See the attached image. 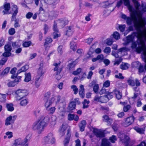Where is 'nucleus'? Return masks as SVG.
<instances>
[{
  "mask_svg": "<svg viewBox=\"0 0 146 146\" xmlns=\"http://www.w3.org/2000/svg\"><path fill=\"white\" fill-rule=\"evenodd\" d=\"M137 38V42L138 46L137 47V44L134 42V37H125L123 39L124 41L123 43L124 45L128 44L131 42V48L138 53H140L142 51H144V48H145V41L143 39V37H136Z\"/></svg>",
  "mask_w": 146,
  "mask_h": 146,
  "instance_id": "nucleus-1",
  "label": "nucleus"
},
{
  "mask_svg": "<svg viewBox=\"0 0 146 146\" xmlns=\"http://www.w3.org/2000/svg\"><path fill=\"white\" fill-rule=\"evenodd\" d=\"M50 118L47 116L42 117L39 120L36 121L33 124V129L38 134H40L49 122Z\"/></svg>",
  "mask_w": 146,
  "mask_h": 146,
  "instance_id": "nucleus-2",
  "label": "nucleus"
},
{
  "mask_svg": "<svg viewBox=\"0 0 146 146\" xmlns=\"http://www.w3.org/2000/svg\"><path fill=\"white\" fill-rule=\"evenodd\" d=\"M139 23H134V27L136 31L135 33L137 35L133 36L132 35H128L127 36H146V21L145 19L143 18L140 20Z\"/></svg>",
  "mask_w": 146,
  "mask_h": 146,
  "instance_id": "nucleus-3",
  "label": "nucleus"
},
{
  "mask_svg": "<svg viewBox=\"0 0 146 146\" xmlns=\"http://www.w3.org/2000/svg\"><path fill=\"white\" fill-rule=\"evenodd\" d=\"M125 5L127 6L128 9L130 12V16L133 19H134L135 15L138 17V11L134 10L132 5L130 4L129 0H123Z\"/></svg>",
  "mask_w": 146,
  "mask_h": 146,
  "instance_id": "nucleus-4",
  "label": "nucleus"
},
{
  "mask_svg": "<svg viewBox=\"0 0 146 146\" xmlns=\"http://www.w3.org/2000/svg\"><path fill=\"white\" fill-rule=\"evenodd\" d=\"M15 98L17 100H19L23 98L27 94V91L24 90H18L15 93Z\"/></svg>",
  "mask_w": 146,
  "mask_h": 146,
  "instance_id": "nucleus-5",
  "label": "nucleus"
},
{
  "mask_svg": "<svg viewBox=\"0 0 146 146\" xmlns=\"http://www.w3.org/2000/svg\"><path fill=\"white\" fill-rule=\"evenodd\" d=\"M45 143L46 144H52L54 143L55 139L52 133H50L47 136L44 138Z\"/></svg>",
  "mask_w": 146,
  "mask_h": 146,
  "instance_id": "nucleus-6",
  "label": "nucleus"
},
{
  "mask_svg": "<svg viewBox=\"0 0 146 146\" xmlns=\"http://www.w3.org/2000/svg\"><path fill=\"white\" fill-rule=\"evenodd\" d=\"M11 10L13 12L11 21H12L16 18V16L18 12V8L17 5H13L11 6Z\"/></svg>",
  "mask_w": 146,
  "mask_h": 146,
  "instance_id": "nucleus-7",
  "label": "nucleus"
},
{
  "mask_svg": "<svg viewBox=\"0 0 146 146\" xmlns=\"http://www.w3.org/2000/svg\"><path fill=\"white\" fill-rule=\"evenodd\" d=\"M16 118V115L13 116L10 115L5 120V125L8 126L13 124Z\"/></svg>",
  "mask_w": 146,
  "mask_h": 146,
  "instance_id": "nucleus-8",
  "label": "nucleus"
},
{
  "mask_svg": "<svg viewBox=\"0 0 146 146\" xmlns=\"http://www.w3.org/2000/svg\"><path fill=\"white\" fill-rule=\"evenodd\" d=\"M134 120L135 118L133 116L127 117L125 119L123 125L125 126L130 125L134 122Z\"/></svg>",
  "mask_w": 146,
  "mask_h": 146,
  "instance_id": "nucleus-9",
  "label": "nucleus"
},
{
  "mask_svg": "<svg viewBox=\"0 0 146 146\" xmlns=\"http://www.w3.org/2000/svg\"><path fill=\"white\" fill-rule=\"evenodd\" d=\"M53 36H60L61 34L58 29L57 27V24L55 21H54L53 26Z\"/></svg>",
  "mask_w": 146,
  "mask_h": 146,
  "instance_id": "nucleus-10",
  "label": "nucleus"
},
{
  "mask_svg": "<svg viewBox=\"0 0 146 146\" xmlns=\"http://www.w3.org/2000/svg\"><path fill=\"white\" fill-rule=\"evenodd\" d=\"M136 15H135V18L134 19H133L132 17H128L127 19H126V22L127 24L128 25H131L132 24V21H133V25H134V23H140V18H139V17H137L138 20L137 19Z\"/></svg>",
  "mask_w": 146,
  "mask_h": 146,
  "instance_id": "nucleus-11",
  "label": "nucleus"
},
{
  "mask_svg": "<svg viewBox=\"0 0 146 146\" xmlns=\"http://www.w3.org/2000/svg\"><path fill=\"white\" fill-rule=\"evenodd\" d=\"M55 99L54 95L53 94L52 95V97L50 99H49V100H44L45 102L44 106L46 109L50 107V106L54 102Z\"/></svg>",
  "mask_w": 146,
  "mask_h": 146,
  "instance_id": "nucleus-12",
  "label": "nucleus"
},
{
  "mask_svg": "<svg viewBox=\"0 0 146 146\" xmlns=\"http://www.w3.org/2000/svg\"><path fill=\"white\" fill-rule=\"evenodd\" d=\"M67 136L64 141V146H68L70 138L71 136L70 130V129H68L67 131ZM69 146H71L70 145Z\"/></svg>",
  "mask_w": 146,
  "mask_h": 146,
  "instance_id": "nucleus-13",
  "label": "nucleus"
},
{
  "mask_svg": "<svg viewBox=\"0 0 146 146\" xmlns=\"http://www.w3.org/2000/svg\"><path fill=\"white\" fill-rule=\"evenodd\" d=\"M93 132L97 137H104V132L101 130L97 129H94Z\"/></svg>",
  "mask_w": 146,
  "mask_h": 146,
  "instance_id": "nucleus-14",
  "label": "nucleus"
},
{
  "mask_svg": "<svg viewBox=\"0 0 146 146\" xmlns=\"http://www.w3.org/2000/svg\"><path fill=\"white\" fill-rule=\"evenodd\" d=\"M141 7L142 8L141 11H138V17L140 18V20H141L142 19L144 18L145 19V21H146V18L145 17H142L143 13L146 12V6L143 7V5H142Z\"/></svg>",
  "mask_w": 146,
  "mask_h": 146,
  "instance_id": "nucleus-15",
  "label": "nucleus"
},
{
  "mask_svg": "<svg viewBox=\"0 0 146 146\" xmlns=\"http://www.w3.org/2000/svg\"><path fill=\"white\" fill-rule=\"evenodd\" d=\"M143 60H144V61L145 62V63H146V64H145V65L144 67H143V65H142V64H141V63H140V62H135L133 63V64L134 65H136L137 64L138 65H139V67L138 68L139 72L140 73H142V72H143L144 69H145H145V66L146 65V62H145L144 61V60L143 59Z\"/></svg>",
  "mask_w": 146,
  "mask_h": 146,
  "instance_id": "nucleus-16",
  "label": "nucleus"
},
{
  "mask_svg": "<svg viewBox=\"0 0 146 146\" xmlns=\"http://www.w3.org/2000/svg\"><path fill=\"white\" fill-rule=\"evenodd\" d=\"M55 66L54 69V71H56V73H60L62 69V67L60 65V63H55L53 64Z\"/></svg>",
  "mask_w": 146,
  "mask_h": 146,
  "instance_id": "nucleus-17",
  "label": "nucleus"
},
{
  "mask_svg": "<svg viewBox=\"0 0 146 146\" xmlns=\"http://www.w3.org/2000/svg\"><path fill=\"white\" fill-rule=\"evenodd\" d=\"M11 9L10 4L9 3H6L3 5V9L4 10L3 11V13L4 14H9L10 13L9 11Z\"/></svg>",
  "mask_w": 146,
  "mask_h": 146,
  "instance_id": "nucleus-18",
  "label": "nucleus"
},
{
  "mask_svg": "<svg viewBox=\"0 0 146 146\" xmlns=\"http://www.w3.org/2000/svg\"><path fill=\"white\" fill-rule=\"evenodd\" d=\"M93 86V90L94 92L96 94L98 92V90L99 88V85L96 84H95L94 82H92L89 85V86Z\"/></svg>",
  "mask_w": 146,
  "mask_h": 146,
  "instance_id": "nucleus-19",
  "label": "nucleus"
},
{
  "mask_svg": "<svg viewBox=\"0 0 146 146\" xmlns=\"http://www.w3.org/2000/svg\"><path fill=\"white\" fill-rule=\"evenodd\" d=\"M68 127V125L65 123H63L60 127V132L61 135L62 136L65 134V131L67 129Z\"/></svg>",
  "mask_w": 146,
  "mask_h": 146,
  "instance_id": "nucleus-20",
  "label": "nucleus"
},
{
  "mask_svg": "<svg viewBox=\"0 0 146 146\" xmlns=\"http://www.w3.org/2000/svg\"><path fill=\"white\" fill-rule=\"evenodd\" d=\"M24 143L23 140L21 139H18L15 141L14 143L13 146H17L19 145H25V144L23 143Z\"/></svg>",
  "mask_w": 146,
  "mask_h": 146,
  "instance_id": "nucleus-21",
  "label": "nucleus"
},
{
  "mask_svg": "<svg viewBox=\"0 0 146 146\" xmlns=\"http://www.w3.org/2000/svg\"><path fill=\"white\" fill-rule=\"evenodd\" d=\"M45 3L49 5H56L59 1V0H44Z\"/></svg>",
  "mask_w": 146,
  "mask_h": 146,
  "instance_id": "nucleus-22",
  "label": "nucleus"
},
{
  "mask_svg": "<svg viewBox=\"0 0 146 146\" xmlns=\"http://www.w3.org/2000/svg\"><path fill=\"white\" fill-rule=\"evenodd\" d=\"M79 90V94L80 96L82 98H83L84 96V86L83 85H80V86Z\"/></svg>",
  "mask_w": 146,
  "mask_h": 146,
  "instance_id": "nucleus-23",
  "label": "nucleus"
},
{
  "mask_svg": "<svg viewBox=\"0 0 146 146\" xmlns=\"http://www.w3.org/2000/svg\"><path fill=\"white\" fill-rule=\"evenodd\" d=\"M76 106V104L74 102H71L69 105L68 109L70 111H71L75 109Z\"/></svg>",
  "mask_w": 146,
  "mask_h": 146,
  "instance_id": "nucleus-24",
  "label": "nucleus"
},
{
  "mask_svg": "<svg viewBox=\"0 0 146 146\" xmlns=\"http://www.w3.org/2000/svg\"><path fill=\"white\" fill-rule=\"evenodd\" d=\"M86 121H82L79 125L80 130L81 131H83L84 130V128L86 125Z\"/></svg>",
  "mask_w": 146,
  "mask_h": 146,
  "instance_id": "nucleus-25",
  "label": "nucleus"
},
{
  "mask_svg": "<svg viewBox=\"0 0 146 146\" xmlns=\"http://www.w3.org/2000/svg\"><path fill=\"white\" fill-rule=\"evenodd\" d=\"M25 78L24 81L26 82H28L31 80V76L30 72L25 73Z\"/></svg>",
  "mask_w": 146,
  "mask_h": 146,
  "instance_id": "nucleus-26",
  "label": "nucleus"
},
{
  "mask_svg": "<svg viewBox=\"0 0 146 146\" xmlns=\"http://www.w3.org/2000/svg\"><path fill=\"white\" fill-rule=\"evenodd\" d=\"M133 129L137 133L141 134L143 133L145 131L143 128L139 127L137 126H135L134 127Z\"/></svg>",
  "mask_w": 146,
  "mask_h": 146,
  "instance_id": "nucleus-27",
  "label": "nucleus"
},
{
  "mask_svg": "<svg viewBox=\"0 0 146 146\" xmlns=\"http://www.w3.org/2000/svg\"><path fill=\"white\" fill-rule=\"evenodd\" d=\"M11 78H15V80L13 81L17 84H18V82L20 81L21 80V76H16L15 75H13L11 76Z\"/></svg>",
  "mask_w": 146,
  "mask_h": 146,
  "instance_id": "nucleus-28",
  "label": "nucleus"
},
{
  "mask_svg": "<svg viewBox=\"0 0 146 146\" xmlns=\"http://www.w3.org/2000/svg\"><path fill=\"white\" fill-rule=\"evenodd\" d=\"M6 107L7 110L10 111H13L14 109L13 107V105L12 103L7 104H6Z\"/></svg>",
  "mask_w": 146,
  "mask_h": 146,
  "instance_id": "nucleus-29",
  "label": "nucleus"
},
{
  "mask_svg": "<svg viewBox=\"0 0 146 146\" xmlns=\"http://www.w3.org/2000/svg\"><path fill=\"white\" fill-rule=\"evenodd\" d=\"M129 139V137L128 136L125 135L123 139H121V141L123 143H124L125 145H128Z\"/></svg>",
  "mask_w": 146,
  "mask_h": 146,
  "instance_id": "nucleus-30",
  "label": "nucleus"
},
{
  "mask_svg": "<svg viewBox=\"0 0 146 146\" xmlns=\"http://www.w3.org/2000/svg\"><path fill=\"white\" fill-rule=\"evenodd\" d=\"M29 68L28 65H26L21 67V69L18 70L17 74H18L22 72L26 71Z\"/></svg>",
  "mask_w": 146,
  "mask_h": 146,
  "instance_id": "nucleus-31",
  "label": "nucleus"
},
{
  "mask_svg": "<svg viewBox=\"0 0 146 146\" xmlns=\"http://www.w3.org/2000/svg\"><path fill=\"white\" fill-rule=\"evenodd\" d=\"M114 93L115 94L116 98L118 100L120 99L122 97V94L119 91L115 90L114 91Z\"/></svg>",
  "mask_w": 146,
  "mask_h": 146,
  "instance_id": "nucleus-32",
  "label": "nucleus"
},
{
  "mask_svg": "<svg viewBox=\"0 0 146 146\" xmlns=\"http://www.w3.org/2000/svg\"><path fill=\"white\" fill-rule=\"evenodd\" d=\"M143 39L145 41V48H144L143 52V59L144 61L146 62V37H143Z\"/></svg>",
  "mask_w": 146,
  "mask_h": 146,
  "instance_id": "nucleus-33",
  "label": "nucleus"
},
{
  "mask_svg": "<svg viewBox=\"0 0 146 146\" xmlns=\"http://www.w3.org/2000/svg\"><path fill=\"white\" fill-rule=\"evenodd\" d=\"M66 28H68V29L66 31L65 35L68 36H70L73 33V32L71 31V26L67 27Z\"/></svg>",
  "mask_w": 146,
  "mask_h": 146,
  "instance_id": "nucleus-34",
  "label": "nucleus"
},
{
  "mask_svg": "<svg viewBox=\"0 0 146 146\" xmlns=\"http://www.w3.org/2000/svg\"><path fill=\"white\" fill-rule=\"evenodd\" d=\"M38 77V76H36L35 80V85L36 87L37 88L40 85V77Z\"/></svg>",
  "mask_w": 146,
  "mask_h": 146,
  "instance_id": "nucleus-35",
  "label": "nucleus"
},
{
  "mask_svg": "<svg viewBox=\"0 0 146 146\" xmlns=\"http://www.w3.org/2000/svg\"><path fill=\"white\" fill-rule=\"evenodd\" d=\"M90 103V101L87 100L86 99H85L84 101L82 102L83 108L85 109L88 108L89 107L88 104Z\"/></svg>",
  "mask_w": 146,
  "mask_h": 146,
  "instance_id": "nucleus-36",
  "label": "nucleus"
},
{
  "mask_svg": "<svg viewBox=\"0 0 146 146\" xmlns=\"http://www.w3.org/2000/svg\"><path fill=\"white\" fill-rule=\"evenodd\" d=\"M20 104L21 106H25L28 103V100L26 98H23L21 99Z\"/></svg>",
  "mask_w": 146,
  "mask_h": 146,
  "instance_id": "nucleus-37",
  "label": "nucleus"
},
{
  "mask_svg": "<svg viewBox=\"0 0 146 146\" xmlns=\"http://www.w3.org/2000/svg\"><path fill=\"white\" fill-rule=\"evenodd\" d=\"M44 73V72L43 71V67H40L38 70L37 75L36 76H38L39 77H40Z\"/></svg>",
  "mask_w": 146,
  "mask_h": 146,
  "instance_id": "nucleus-38",
  "label": "nucleus"
},
{
  "mask_svg": "<svg viewBox=\"0 0 146 146\" xmlns=\"http://www.w3.org/2000/svg\"><path fill=\"white\" fill-rule=\"evenodd\" d=\"M70 48L74 51H75L77 49L76 44L75 42L72 41L70 43Z\"/></svg>",
  "mask_w": 146,
  "mask_h": 146,
  "instance_id": "nucleus-39",
  "label": "nucleus"
},
{
  "mask_svg": "<svg viewBox=\"0 0 146 146\" xmlns=\"http://www.w3.org/2000/svg\"><path fill=\"white\" fill-rule=\"evenodd\" d=\"M103 121L107 122L108 123H110L112 121V119H110L108 116L105 115L103 116Z\"/></svg>",
  "mask_w": 146,
  "mask_h": 146,
  "instance_id": "nucleus-40",
  "label": "nucleus"
},
{
  "mask_svg": "<svg viewBox=\"0 0 146 146\" xmlns=\"http://www.w3.org/2000/svg\"><path fill=\"white\" fill-rule=\"evenodd\" d=\"M46 110L49 113L52 114L54 112L56 108L54 107H49L46 108Z\"/></svg>",
  "mask_w": 146,
  "mask_h": 146,
  "instance_id": "nucleus-41",
  "label": "nucleus"
},
{
  "mask_svg": "<svg viewBox=\"0 0 146 146\" xmlns=\"http://www.w3.org/2000/svg\"><path fill=\"white\" fill-rule=\"evenodd\" d=\"M129 65L128 63H124L121 64L120 66V68L123 70H126L129 68Z\"/></svg>",
  "mask_w": 146,
  "mask_h": 146,
  "instance_id": "nucleus-42",
  "label": "nucleus"
},
{
  "mask_svg": "<svg viewBox=\"0 0 146 146\" xmlns=\"http://www.w3.org/2000/svg\"><path fill=\"white\" fill-rule=\"evenodd\" d=\"M54 94H51L50 92H48L46 93L44 95V100H49V99H50V98L51 95Z\"/></svg>",
  "mask_w": 146,
  "mask_h": 146,
  "instance_id": "nucleus-43",
  "label": "nucleus"
},
{
  "mask_svg": "<svg viewBox=\"0 0 146 146\" xmlns=\"http://www.w3.org/2000/svg\"><path fill=\"white\" fill-rule=\"evenodd\" d=\"M69 22V21L66 18L62 19L60 21V23H62V25L64 26L67 25Z\"/></svg>",
  "mask_w": 146,
  "mask_h": 146,
  "instance_id": "nucleus-44",
  "label": "nucleus"
},
{
  "mask_svg": "<svg viewBox=\"0 0 146 146\" xmlns=\"http://www.w3.org/2000/svg\"><path fill=\"white\" fill-rule=\"evenodd\" d=\"M100 101L101 103H105L108 101V100L106 96H101V101Z\"/></svg>",
  "mask_w": 146,
  "mask_h": 146,
  "instance_id": "nucleus-45",
  "label": "nucleus"
},
{
  "mask_svg": "<svg viewBox=\"0 0 146 146\" xmlns=\"http://www.w3.org/2000/svg\"><path fill=\"white\" fill-rule=\"evenodd\" d=\"M6 95L5 94H2L0 93V102H3L6 100Z\"/></svg>",
  "mask_w": 146,
  "mask_h": 146,
  "instance_id": "nucleus-46",
  "label": "nucleus"
},
{
  "mask_svg": "<svg viewBox=\"0 0 146 146\" xmlns=\"http://www.w3.org/2000/svg\"><path fill=\"white\" fill-rule=\"evenodd\" d=\"M5 51H8L10 52L12 50V48L11 45L9 44H7L4 46Z\"/></svg>",
  "mask_w": 146,
  "mask_h": 146,
  "instance_id": "nucleus-47",
  "label": "nucleus"
},
{
  "mask_svg": "<svg viewBox=\"0 0 146 146\" xmlns=\"http://www.w3.org/2000/svg\"><path fill=\"white\" fill-rule=\"evenodd\" d=\"M10 68L7 67L5 69L1 72V75L2 76H3L4 75H6L8 73L9 71Z\"/></svg>",
  "mask_w": 146,
  "mask_h": 146,
  "instance_id": "nucleus-48",
  "label": "nucleus"
},
{
  "mask_svg": "<svg viewBox=\"0 0 146 146\" xmlns=\"http://www.w3.org/2000/svg\"><path fill=\"white\" fill-rule=\"evenodd\" d=\"M113 40V38H109L107 39L106 42V44L108 45H111L112 44L113 42L114 41Z\"/></svg>",
  "mask_w": 146,
  "mask_h": 146,
  "instance_id": "nucleus-49",
  "label": "nucleus"
},
{
  "mask_svg": "<svg viewBox=\"0 0 146 146\" xmlns=\"http://www.w3.org/2000/svg\"><path fill=\"white\" fill-rule=\"evenodd\" d=\"M134 4V7L136 9V11H139V7L140 6V4L138 2V1H135L133 3Z\"/></svg>",
  "mask_w": 146,
  "mask_h": 146,
  "instance_id": "nucleus-50",
  "label": "nucleus"
},
{
  "mask_svg": "<svg viewBox=\"0 0 146 146\" xmlns=\"http://www.w3.org/2000/svg\"><path fill=\"white\" fill-rule=\"evenodd\" d=\"M52 41V39L50 37H47L45 39L44 45L46 46L47 44L51 43Z\"/></svg>",
  "mask_w": 146,
  "mask_h": 146,
  "instance_id": "nucleus-51",
  "label": "nucleus"
},
{
  "mask_svg": "<svg viewBox=\"0 0 146 146\" xmlns=\"http://www.w3.org/2000/svg\"><path fill=\"white\" fill-rule=\"evenodd\" d=\"M109 93V92L107 91L104 87H103L99 92L100 95L104 94H108Z\"/></svg>",
  "mask_w": 146,
  "mask_h": 146,
  "instance_id": "nucleus-52",
  "label": "nucleus"
},
{
  "mask_svg": "<svg viewBox=\"0 0 146 146\" xmlns=\"http://www.w3.org/2000/svg\"><path fill=\"white\" fill-rule=\"evenodd\" d=\"M31 135L30 134H29L27 135L25 139L23 140L24 143H23L25 144V145H26L27 142L29 141L31 138Z\"/></svg>",
  "mask_w": 146,
  "mask_h": 146,
  "instance_id": "nucleus-53",
  "label": "nucleus"
},
{
  "mask_svg": "<svg viewBox=\"0 0 146 146\" xmlns=\"http://www.w3.org/2000/svg\"><path fill=\"white\" fill-rule=\"evenodd\" d=\"M49 27L47 24H45L44 25L43 30L44 31V33L45 35L46 34L48 31Z\"/></svg>",
  "mask_w": 146,
  "mask_h": 146,
  "instance_id": "nucleus-54",
  "label": "nucleus"
},
{
  "mask_svg": "<svg viewBox=\"0 0 146 146\" xmlns=\"http://www.w3.org/2000/svg\"><path fill=\"white\" fill-rule=\"evenodd\" d=\"M15 21V23L14 24V26L15 28H17L20 27V25L19 23V20L18 19H16L14 20Z\"/></svg>",
  "mask_w": 146,
  "mask_h": 146,
  "instance_id": "nucleus-55",
  "label": "nucleus"
},
{
  "mask_svg": "<svg viewBox=\"0 0 146 146\" xmlns=\"http://www.w3.org/2000/svg\"><path fill=\"white\" fill-rule=\"evenodd\" d=\"M71 88L73 89V90L74 92V94H76L78 93V90L77 87L75 85H73L71 86Z\"/></svg>",
  "mask_w": 146,
  "mask_h": 146,
  "instance_id": "nucleus-56",
  "label": "nucleus"
},
{
  "mask_svg": "<svg viewBox=\"0 0 146 146\" xmlns=\"http://www.w3.org/2000/svg\"><path fill=\"white\" fill-rule=\"evenodd\" d=\"M8 33L10 35H14L15 33V30L14 28H11L9 30Z\"/></svg>",
  "mask_w": 146,
  "mask_h": 146,
  "instance_id": "nucleus-57",
  "label": "nucleus"
},
{
  "mask_svg": "<svg viewBox=\"0 0 146 146\" xmlns=\"http://www.w3.org/2000/svg\"><path fill=\"white\" fill-rule=\"evenodd\" d=\"M31 42L30 41L25 42L23 44V46L24 47H27L31 45Z\"/></svg>",
  "mask_w": 146,
  "mask_h": 146,
  "instance_id": "nucleus-58",
  "label": "nucleus"
},
{
  "mask_svg": "<svg viewBox=\"0 0 146 146\" xmlns=\"http://www.w3.org/2000/svg\"><path fill=\"white\" fill-rule=\"evenodd\" d=\"M125 25H120L119 26V28L120 31L121 32H123L125 30Z\"/></svg>",
  "mask_w": 146,
  "mask_h": 146,
  "instance_id": "nucleus-59",
  "label": "nucleus"
},
{
  "mask_svg": "<svg viewBox=\"0 0 146 146\" xmlns=\"http://www.w3.org/2000/svg\"><path fill=\"white\" fill-rule=\"evenodd\" d=\"M33 14L31 12H28L26 15L25 17L27 19H31L33 16Z\"/></svg>",
  "mask_w": 146,
  "mask_h": 146,
  "instance_id": "nucleus-60",
  "label": "nucleus"
},
{
  "mask_svg": "<svg viewBox=\"0 0 146 146\" xmlns=\"http://www.w3.org/2000/svg\"><path fill=\"white\" fill-rule=\"evenodd\" d=\"M11 55V53L10 52L7 51H5L2 54L3 56L5 57H8L10 56Z\"/></svg>",
  "mask_w": 146,
  "mask_h": 146,
  "instance_id": "nucleus-61",
  "label": "nucleus"
},
{
  "mask_svg": "<svg viewBox=\"0 0 146 146\" xmlns=\"http://www.w3.org/2000/svg\"><path fill=\"white\" fill-rule=\"evenodd\" d=\"M101 96L98 95H96L94 98V101L97 102H100V101H101Z\"/></svg>",
  "mask_w": 146,
  "mask_h": 146,
  "instance_id": "nucleus-62",
  "label": "nucleus"
},
{
  "mask_svg": "<svg viewBox=\"0 0 146 146\" xmlns=\"http://www.w3.org/2000/svg\"><path fill=\"white\" fill-rule=\"evenodd\" d=\"M110 84V81L109 80H107L104 82L103 84L104 87H108Z\"/></svg>",
  "mask_w": 146,
  "mask_h": 146,
  "instance_id": "nucleus-63",
  "label": "nucleus"
},
{
  "mask_svg": "<svg viewBox=\"0 0 146 146\" xmlns=\"http://www.w3.org/2000/svg\"><path fill=\"white\" fill-rule=\"evenodd\" d=\"M82 69L80 68H79L73 72V74L74 75H77L79 74L81 71Z\"/></svg>",
  "mask_w": 146,
  "mask_h": 146,
  "instance_id": "nucleus-64",
  "label": "nucleus"
}]
</instances>
